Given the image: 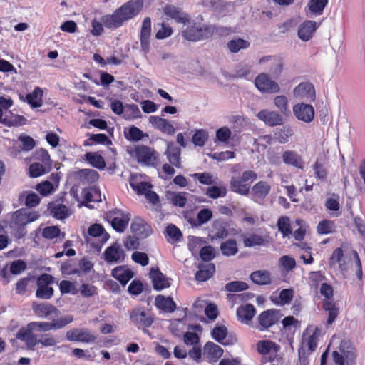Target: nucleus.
Segmentation results:
<instances>
[{
	"mask_svg": "<svg viewBox=\"0 0 365 365\" xmlns=\"http://www.w3.org/2000/svg\"><path fill=\"white\" fill-rule=\"evenodd\" d=\"M143 5V0H130L115 10L113 14L102 16L101 21L107 29L119 28L125 21L138 15Z\"/></svg>",
	"mask_w": 365,
	"mask_h": 365,
	"instance_id": "1",
	"label": "nucleus"
},
{
	"mask_svg": "<svg viewBox=\"0 0 365 365\" xmlns=\"http://www.w3.org/2000/svg\"><path fill=\"white\" fill-rule=\"evenodd\" d=\"M186 28L182 31L183 38L189 41H198L211 37L215 27L210 24H201L195 21H187Z\"/></svg>",
	"mask_w": 365,
	"mask_h": 365,
	"instance_id": "2",
	"label": "nucleus"
},
{
	"mask_svg": "<svg viewBox=\"0 0 365 365\" xmlns=\"http://www.w3.org/2000/svg\"><path fill=\"white\" fill-rule=\"evenodd\" d=\"M128 151L140 164L150 167H157L160 163L159 154L153 148L138 145L130 148Z\"/></svg>",
	"mask_w": 365,
	"mask_h": 365,
	"instance_id": "3",
	"label": "nucleus"
},
{
	"mask_svg": "<svg viewBox=\"0 0 365 365\" xmlns=\"http://www.w3.org/2000/svg\"><path fill=\"white\" fill-rule=\"evenodd\" d=\"M73 321L71 315H65L58 319H53L51 322H32L26 327L32 331L46 332L51 330H57L65 327Z\"/></svg>",
	"mask_w": 365,
	"mask_h": 365,
	"instance_id": "4",
	"label": "nucleus"
},
{
	"mask_svg": "<svg viewBox=\"0 0 365 365\" xmlns=\"http://www.w3.org/2000/svg\"><path fill=\"white\" fill-rule=\"evenodd\" d=\"M39 217V214L35 211H29L27 209L21 208L12 214L11 227L20 228V237H24L26 232L24 227L27 224L36 221Z\"/></svg>",
	"mask_w": 365,
	"mask_h": 365,
	"instance_id": "5",
	"label": "nucleus"
},
{
	"mask_svg": "<svg viewBox=\"0 0 365 365\" xmlns=\"http://www.w3.org/2000/svg\"><path fill=\"white\" fill-rule=\"evenodd\" d=\"M339 353L336 351H333L332 356L334 361L338 365H355L356 355L354 348L349 341H342L339 346Z\"/></svg>",
	"mask_w": 365,
	"mask_h": 365,
	"instance_id": "6",
	"label": "nucleus"
},
{
	"mask_svg": "<svg viewBox=\"0 0 365 365\" xmlns=\"http://www.w3.org/2000/svg\"><path fill=\"white\" fill-rule=\"evenodd\" d=\"M106 219L113 228L118 232H123L128 227L130 215L119 209H114L106 214Z\"/></svg>",
	"mask_w": 365,
	"mask_h": 365,
	"instance_id": "7",
	"label": "nucleus"
},
{
	"mask_svg": "<svg viewBox=\"0 0 365 365\" xmlns=\"http://www.w3.org/2000/svg\"><path fill=\"white\" fill-rule=\"evenodd\" d=\"M350 259L344 256V251L341 248L335 249L329 259V264L331 269L339 270L342 274L344 278L346 277V273L349 268Z\"/></svg>",
	"mask_w": 365,
	"mask_h": 365,
	"instance_id": "8",
	"label": "nucleus"
},
{
	"mask_svg": "<svg viewBox=\"0 0 365 365\" xmlns=\"http://www.w3.org/2000/svg\"><path fill=\"white\" fill-rule=\"evenodd\" d=\"M54 278L48 274H43L37 279V290L36 296L40 299H48L53 294V289L50 286L53 283Z\"/></svg>",
	"mask_w": 365,
	"mask_h": 365,
	"instance_id": "9",
	"label": "nucleus"
},
{
	"mask_svg": "<svg viewBox=\"0 0 365 365\" xmlns=\"http://www.w3.org/2000/svg\"><path fill=\"white\" fill-rule=\"evenodd\" d=\"M255 85L260 92L264 93H275L280 91L279 84L265 73H262L255 78Z\"/></svg>",
	"mask_w": 365,
	"mask_h": 365,
	"instance_id": "10",
	"label": "nucleus"
},
{
	"mask_svg": "<svg viewBox=\"0 0 365 365\" xmlns=\"http://www.w3.org/2000/svg\"><path fill=\"white\" fill-rule=\"evenodd\" d=\"M32 310L38 317L49 319H53L60 314V311L55 306L47 302H33Z\"/></svg>",
	"mask_w": 365,
	"mask_h": 365,
	"instance_id": "11",
	"label": "nucleus"
},
{
	"mask_svg": "<svg viewBox=\"0 0 365 365\" xmlns=\"http://www.w3.org/2000/svg\"><path fill=\"white\" fill-rule=\"evenodd\" d=\"M293 96L297 100L314 101L316 96L314 87L309 82L301 83L294 88Z\"/></svg>",
	"mask_w": 365,
	"mask_h": 365,
	"instance_id": "12",
	"label": "nucleus"
},
{
	"mask_svg": "<svg viewBox=\"0 0 365 365\" xmlns=\"http://www.w3.org/2000/svg\"><path fill=\"white\" fill-rule=\"evenodd\" d=\"M130 319L138 327L147 328L151 326L153 318L148 311L143 308H137L131 311Z\"/></svg>",
	"mask_w": 365,
	"mask_h": 365,
	"instance_id": "13",
	"label": "nucleus"
},
{
	"mask_svg": "<svg viewBox=\"0 0 365 365\" xmlns=\"http://www.w3.org/2000/svg\"><path fill=\"white\" fill-rule=\"evenodd\" d=\"M66 339L70 341H80L83 343L93 342L96 339L95 336L88 329L76 328L66 332Z\"/></svg>",
	"mask_w": 365,
	"mask_h": 365,
	"instance_id": "14",
	"label": "nucleus"
},
{
	"mask_svg": "<svg viewBox=\"0 0 365 365\" xmlns=\"http://www.w3.org/2000/svg\"><path fill=\"white\" fill-rule=\"evenodd\" d=\"M293 113L299 120L310 123L314 117V110L312 106L308 103H299L293 106Z\"/></svg>",
	"mask_w": 365,
	"mask_h": 365,
	"instance_id": "15",
	"label": "nucleus"
},
{
	"mask_svg": "<svg viewBox=\"0 0 365 365\" xmlns=\"http://www.w3.org/2000/svg\"><path fill=\"white\" fill-rule=\"evenodd\" d=\"M151 35V20L149 17L143 19L140 29V48L144 55L150 52V38Z\"/></svg>",
	"mask_w": 365,
	"mask_h": 365,
	"instance_id": "16",
	"label": "nucleus"
},
{
	"mask_svg": "<svg viewBox=\"0 0 365 365\" xmlns=\"http://www.w3.org/2000/svg\"><path fill=\"white\" fill-rule=\"evenodd\" d=\"M103 255L105 261L110 264L120 263L125 258L123 250L117 243L108 247L104 251Z\"/></svg>",
	"mask_w": 365,
	"mask_h": 365,
	"instance_id": "17",
	"label": "nucleus"
},
{
	"mask_svg": "<svg viewBox=\"0 0 365 365\" xmlns=\"http://www.w3.org/2000/svg\"><path fill=\"white\" fill-rule=\"evenodd\" d=\"M259 63H267V69L269 71L270 73L275 78L279 76L283 70L282 60L279 56H264L259 60Z\"/></svg>",
	"mask_w": 365,
	"mask_h": 365,
	"instance_id": "18",
	"label": "nucleus"
},
{
	"mask_svg": "<svg viewBox=\"0 0 365 365\" xmlns=\"http://www.w3.org/2000/svg\"><path fill=\"white\" fill-rule=\"evenodd\" d=\"M257 117L266 125L269 126H276L283 124L284 120L281 114L277 111L269 110L268 109L261 110Z\"/></svg>",
	"mask_w": 365,
	"mask_h": 365,
	"instance_id": "19",
	"label": "nucleus"
},
{
	"mask_svg": "<svg viewBox=\"0 0 365 365\" xmlns=\"http://www.w3.org/2000/svg\"><path fill=\"white\" fill-rule=\"evenodd\" d=\"M16 338L25 343L29 350L34 351L38 344V338L34 331L29 330L27 327L21 328L16 334Z\"/></svg>",
	"mask_w": 365,
	"mask_h": 365,
	"instance_id": "20",
	"label": "nucleus"
},
{
	"mask_svg": "<svg viewBox=\"0 0 365 365\" xmlns=\"http://www.w3.org/2000/svg\"><path fill=\"white\" fill-rule=\"evenodd\" d=\"M271 185L266 181H259L252 188V200L257 202H262L269 195Z\"/></svg>",
	"mask_w": 365,
	"mask_h": 365,
	"instance_id": "21",
	"label": "nucleus"
},
{
	"mask_svg": "<svg viewBox=\"0 0 365 365\" xmlns=\"http://www.w3.org/2000/svg\"><path fill=\"white\" fill-rule=\"evenodd\" d=\"M301 344V348L299 349V356L304 354L307 350L310 353L314 351L317 345V332L314 331L312 334H309L307 329L302 335Z\"/></svg>",
	"mask_w": 365,
	"mask_h": 365,
	"instance_id": "22",
	"label": "nucleus"
},
{
	"mask_svg": "<svg viewBox=\"0 0 365 365\" xmlns=\"http://www.w3.org/2000/svg\"><path fill=\"white\" fill-rule=\"evenodd\" d=\"M279 320V312L274 309L262 312L258 317L261 330L269 328Z\"/></svg>",
	"mask_w": 365,
	"mask_h": 365,
	"instance_id": "23",
	"label": "nucleus"
},
{
	"mask_svg": "<svg viewBox=\"0 0 365 365\" xmlns=\"http://www.w3.org/2000/svg\"><path fill=\"white\" fill-rule=\"evenodd\" d=\"M319 24L311 20H307L299 25L298 29V36L304 41H309L316 29L319 27Z\"/></svg>",
	"mask_w": 365,
	"mask_h": 365,
	"instance_id": "24",
	"label": "nucleus"
},
{
	"mask_svg": "<svg viewBox=\"0 0 365 365\" xmlns=\"http://www.w3.org/2000/svg\"><path fill=\"white\" fill-rule=\"evenodd\" d=\"M132 232L138 237L146 238L152 233L150 226L141 219H135L131 223Z\"/></svg>",
	"mask_w": 365,
	"mask_h": 365,
	"instance_id": "25",
	"label": "nucleus"
},
{
	"mask_svg": "<svg viewBox=\"0 0 365 365\" xmlns=\"http://www.w3.org/2000/svg\"><path fill=\"white\" fill-rule=\"evenodd\" d=\"M150 277L152 279L153 287L156 290H162L170 285L169 279L158 268H151Z\"/></svg>",
	"mask_w": 365,
	"mask_h": 365,
	"instance_id": "26",
	"label": "nucleus"
},
{
	"mask_svg": "<svg viewBox=\"0 0 365 365\" xmlns=\"http://www.w3.org/2000/svg\"><path fill=\"white\" fill-rule=\"evenodd\" d=\"M149 123L156 129L168 135H173L175 133V128L170 123L164 118L158 116H150Z\"/></svg>",
	"mask_w": 365,
	"mask_h": 365,
	"instance_id": "27",
	"label": "nucleus"
},
{
	"mask_svg": "<svg viewBox=\"0 0 365 365\" xmlns=\"http://www.w3.org/2000/svg\"><path fill=\"white\" fill-rule=\"evenodd\" d=\"M282 158L286 165H292L301 170L304 169V162L297 152L286 150L282 153Z\"/></svg>",
	"mask_w": 365,
	"mask_h": 365,
	"instance_id": "28",
	"label": "nucleus"
},
{
	"mask_svg": "<svg viewBox=\"0 0 365 365\" xmlns=\"http://www.w3.org/2000/svg\"><path fill=\"white\" fill-rule=\"evenodd\" d=\"M256 312L255 307L251 304L240 306L237 309V316L240 322L248 324Z\"/></svg>",
	"mask_w": 365,
	"mask_h": 365,
	"instance_id": "29",
	"label": "nucleus"
},
{
	"mask_svg": "<svg viewBox=\"0 0 365 365\" xmlns=\"http://www.w3.org/2000/svg\"><path fill=\"white\" fill-rule=\"evenodd\" d=\"M163 11L166 16L175 19L178 23L186 24L188 21V15L175 6L166 5L163 8Z\"/></svg>",
	"mask_w": 365,
	"mask_h": 365,
	"instance_id": "30",
	"label": "nucleus"
},
{
	"mask_svg": "<svg viewBox=\"0 0 365 365\" xmlns=\"http://www.w3.org/2000/svg\"><path fill=\"white\" fill-rule=\"evenodd\" d=\"M257 349L262 355L275 356L279 349V346L270 340H262L257 342Z\"/></svg>",
	"mask_w": 365,
	"mask_h": 365,
	"instance_id": "31",
	"label": "nucleus"
},
{
	"mask_svg": "<svg viewBox=\"0 0 365 365\" xmlns=\"http://www.w3.org/2000/svg\"><path fill=\"white\" fill-rule=\"evenodd\" d=\"M293 297L294 290L292 289H284L278 295L273 294L270 297V300L276 305L284 306L289 304Z\"/></svg>",
	"mask_w": 365,
	"mask_h": 365,
	"instance_id": "32",
	"label": "nucleus"
},
{
	"mask_svg": "<svg viewBox=\"0 0 365 365\" xmlns=\"http://www.w3.org/2000/svg\"><path fill=\"white\" fill-rule=\"evenodd\" d=\"M204 354L210 361H217L222 355L223 350L213 342H207L204 346Z\"/></svg>",
	"mask_w": 365,
	"mask_h": 365,
	"instance_id": "33",
	"label": "nucleus"
},
{
	"mask_svg": "<svg viewBox=\"0 0 365 365\" xmlns=\"http://www.w3.org/2000/svg\"><path fill=\"white\" fill-rule=\"evenodd\" d=\"M165 154L170 164L178 168L181 167V150L179 148L169 143Z\"/></svg>",
	"mask_w": 365,
	"mask_h": 365,
	"instance_id": "34",
	"label": "nucleus"
},
{
	"mask_svg": "<svg viewBox=\"0 0 365 365\" xmlns=\"http://www.w3.org/2000/svg\"><path fill=\"white\" fill-rule=\"evenodd\" d=\"M88 235L86 236L87 242H90L91 237H101L103 242H106L109 238V235L105 231L103 227L100 224L91 225L88 229Z\"/></svg>",
	"mask_w": 365,
	"mask_h": 365,
	"instance_id": "35",
	"label": "nucleus"
},
{
	"mask_svg": "<svg viewBox=\"0 0 365 365\" xmlns=\"http://www.w3.org/2000/svg\"><path fill=\"white\" fill-rule=\"evenodd\" d=\"M113 277L120 284L125 285L133 277V273L125 267H118L112 271Z\"/></svg>",
	"mask_w": 365,
	"mask_h": 365,
	"instance_id": "36",
	"label": "nucleus"
},
{
	"mask_svg": "<svg viewBox=\"0 0 365 365\" xmlns=\"http://www.w3.org/2000/svg\"><path fill=\"white\" fill-rule=\"evenodd\" d=\"M43 90L36 86L34 91L26 96V101L31 108H38L43 105Z\"/></svg>",
	"mask_w": 365,
	"mask_h": 365,
	"instance_id": "37",
	"label": "nucleus"
},
{
	"mask_svg": "<svg viewBox=\"0 0 365 365\" xmlns=\"http://www.w3.org/2000/svg\"><path fill=\"white\" fill-rule=\"evenodd\" d=\"M212 337L217 342L223 345H229L232 344V341L227 339V329L225 326L217 325L212 331Z\"/></svg>",
	"mask_w": 365,
	"mask_h": 365,
	"instance_id": "38",
	"label": "nucleus"
},
{
	"mask_svg": "<svg viewBox=\"0 0 365 365\" xmlns=\"http://www.w3.org/2000/svg\"><path fill=\"white\" fill-rule=\"evenodd\" d=\"M77 176L83 184L95 182L99 178L98 172L93 169H82L77 173Z\"/></svg>",
	"mask_w": 365,
	"mask_h": 365,
	"instance_id": "39",
	"label": "nucleus"
},
{
	"mask_svg": "<svg viewBox=\"0 0 365 365\" xmlns=\"http://www.w3.org/2000/svg\"><path fill=\"white\" fill-rule=\"evenodd\" d=\"M251 280L259 285H267L271 283V275L268 271H255L250 274Z\"/></svg>",
	"mask_w": 365,
	"mask_h": 365,
	"instance_id": "40",
	"label": "nucleus"
},
{
	"mask_svg": "<svg viewBox=\"0 0 365 365\" xmlns=\"http://www.w3.org/2000/svg\"><path fill=\"white\" fill-rule=\"evenodd\" d=\"M215 272V267L214 264H207L200 266L199 270L195 274V279L198 282H205L209 279Z\"/></svg>",
	"mask_w": 365,
	"mask_h": 365,
	"instance_id": "41",
	"label": "nucleus"
},
{
	"mask_svg": "<svg viewBox=\"0 0 365 365\" xmlns=\"http://www.w3.org/2000/svg\"><path fill=\"white\" fill-rule=\"evenodd\" d=\"M230 186L233 192L240 195H246L250 192V183H246L241 178H233Z\"/></svg>",
	"mask_w": 365,
	"mask_h": 365,
	"instance_id": "42",
	"label": "nucleus"
},
{
	"mask_svg": "<svg viewBox=\"0 0 365 365\" xmlns=\"http://www.w3.org/2000/svg\"><path fill=\"white\" fill-rule=\"evenodd\" d=\"M155 305L158 309L168 312H173L176 307L175 303L170 297H165L162 295L156 297Z\"/></svg>",
	"mask_w": 365,
	"mask_h": 365,
	"instance_id": "43",
	"label": "nucleus"
},
{
	"mask_svg": "<svg viewBox=\"0 0 365 365\" xmlns=\"http://www.w3.org/2000/svg\"><path fill=\"white\" fill-rule=\"evenodd\" d=\"M85 158L93 167L98 169L103 170L106 167L104 158L98 153H86Z\"/></svg>",
	"mask_w": 365,
	"mask_h": 365,
	"instance_id": "44",
	"label": "nucleus"
},
{
	"mask_svg": "<svg viewBox=\"0 0 365 365\" xmlns=\"http://www.w3.org/2000/svg\"><path fill=\"white\" fill-rule=\"evenodd\" d=\"M327 4L328 0H309L307 7L312 15L319 16L322 14Z\"/></svg>",
	"mask_w": 365,
	"mask_h": 365,
	"instance_id": "45",
	"label": "nucleus"
},
{
	"mask_svg": "<svg viewBox=\"0 0 365 365\" xmlns=\"http://www.w3.org/2000/svg\"><path fill=\"white\" fill-rule=\"evenodd\" d=\"M165 235L168 237V242L170 243L179 242L182 237L180 230L173 224H170L167 226Z\"/></svg>",
	"mask_w": 365,
	"mask_h": 365,
	"instance_id": "46",
	"label": "nucleus"
},
{
	"mask_svg": "<svg viewBox=\"0 0 365 365\" xmlns=\"http://www.w3.org/2000/svg\"><path fill=\"white\" fill-rule=\"evenodd\" d=\"M205 194L212 199L223 197L227 194V189L223 185H212V186H210L206 189Z\"/></svg>",
	"mask_w": 365,
	"mask_h": 365,
	"instance_id": "47",
	"label": "nucleus"
},
{
	"mask_svg": "<svg viewBox=\"0 0 365 365\" xmlns=\"http://www.w3.org/2000/svg\"><path fill=\"white\" fill-rule=\"evenodd\" d=\"M51 213L57 219L63 220L69 215L68 208L62 204H54L50 206Z\"/></svg>",
	"mask_w": 365,
	"mask_h": 365,
	"instance_id": "48",
	"label": "nucleus"
},
{
	"mask_svg": "<svg viewBox=\"0 0 365 365\" xmlns=\"http://www.w3.org/2000/svg\"><path fill=\"white\" fill-rule=\"evenodd\" d=\"M274 104L282 114L285 115L289 114V103L287 96L284 95L275 96L274 98Z\"/></svg>",
	"mask_w": 365,
	"mask_h": 365,
	"instance_id": "49",
	"label": "nucleus"
},
{
	"mask_svg": "<svg viewBox=\"0 0 365 365\" xmlns=\"http://www.w3.org/2000/svg\"><path fill=\"white\" fill-rule=\"evenodd\" d=\"M279 231L282 234L283 237H288L292 234L290 220L288 217H280L277 220Z\"/></svg>",
	"mask_w": 365,
	"mask_h": 365,
	"instance_id": "50",
	"label": "nucleus"
},
{
	"mask_svg": "<svg viewBox=\"0 0 365 365\" xmlns=\"http://www.w3.org/2000/svg\"><path fill=\"white\" fill-rule=\"evenodd\" d=\"M220 249L224 255L232 256L237 252V242L235 240H228L222 242L220 245Z\"/></svg>",
	"mask_w": 365,
	"mask_h": 365,
	"instance_id": "51",
	"label": "nucleus"
},
{
	"mask_svg": "<svg viewBox=\"0 0 365 365\" xmlns=\"http://www.w3.org/2000/svg\"><path fill=\"white\" fill-rule=\"evenodd\" d=\"M250 46V43L242 38L233 39L227 43V48L232 53H237L241 49L247 48Z\"/></svg>",
	"mask_w": 365,
	"mask_h": 365,
	"instance_id": "52",
	"label": "nucleus"
},
{
	"mask_svg": "<svg viewBox=\"0 0 365 365\" xmlns=\"http://www.w3.org/2000/svg\"><path fill=\"white\" fill-rule=\"evenodd\" d=\"M123 113V117L126 120H133L141 117V112L135 104L126 105Z\"/></svg>",
	"mask_w": 365,
	"mask_h": 365,
	"instance_id": "53",
	"label": "nucleus"
},
{
	"mask_svg": "<svg viewBox=\"0 0 365 365\" xmlns=\"http://www.w3.org/2000/svg\"><path fill=\"white\" fill-rule=\"evenodd\" d=\"M323 307L324 310L327 311L329 313V317L327 321V324H331L336 319L338 316L339 310L332 302L327 300L324 304Z\"/></svg>",
	"mask_w": 365,
	"mask_h": 365,
	"instance_id": "54",
	"label": "nucleus"
},
{
	"mask_svg": "<svg viewBox=\"0 0 365 365\" xmlns=\"http://www.w3.org/2000/svg\"><path fill=\"white\" fill-rule=\"evenodd\" d=\"M125 137L130 141H139L144 137L143 132L135 126H131L128 131L124 132Z\"/></svg>",
	"mask_w": 365,
	"mask_h": 365,
	"instance_id": "55",
	"label": "nucleus"
},
{
	"mask_svg": "<svg viewBox=\"0 0 365 365\" xmlns=\"http://www.w3.org/2000/svg\"><path fill=\"white\" fill-rule=\"evenodd\" d=\"M208 138V133L203 130H197L192 136V143L195 146L202 147Z\"/></svg>",
	"mask_w": 365,
	"mask_h": 365,
	"instance_id": "56",
	"label": "nucleus"
},
{
	"mask_svg": "<svg viewBox=\"0 0 365 365\" xmlns=\"http://www.w3.org/2000/svg\"><path fill=\"white\" fill-rule=\"evenodd\" d=\"M58 343L57 338L51 334H43L38 337V344L43 347L55 346Z\"/></svg>",
	"mask_w": 365,
	"mask_h": 365,
	"instance_id": "57",
	"label": "nucleus"
},
{
	"mask_svg": "<svg viewBox=\"0 0 365 365\" xmlns=\"http://www.w3.org/2000/svg\"><path fill=\"white\" fill-rule=\"evenodd\" d=\"M170 200L174 205L183 207L187 201V193L184 192H173L170 195Z\"/></svg>",
	"mask_w": 365,
	"mask_h": 365,
	"instance_id": "58",
	"label": "nucleus"
},
{
	"mask_svg": "<svg viewBox=\"0 0 365 365\" xmlns=\"http://www.w3.org/2000/svg\"><path fill=\"white\" fill-rule=\"evenodd\" d=\"M130 185L138 195H145L146 192L152 188V185L148 182H138L132 180Z\"/></svg>",
	"mask_w": 365,
	"mask_h": 365,
	"instance_id": "59",
	"label": "nucleus"
},
{
	"mask_svg": "<svg viewBox=\"0 0 365 365\" xmlns=\"http://www.w3.org/2000/svg\"><path fill=\"white\" fill-rule=\"evenodd\" d=\"M25 198V204L27 207H33L37 206L40 202V198L38 195L34 192L30 193H22L19 196V199L22 200Z\"/></svg>",
	"mask_w": 365,
	"mask_h": 365,
	"instance_id": "60",
	"label": "nucleus"
},
{
	"mask_svg": "<svg viewBox=\"0 0 365 365\" xmlns=\"http://www.w3.org/2000/svg\"><path fill=\"white\" fill-rule=\"evenodd\" d=\"M243 242L246 247H255L263 245L264 240L259 235L252 234L245 237Z\"/></svg>",
	"mask_w": 365,
	"mask_h": 365,
	"instance_id": "61",
	"label": "nucleus"
},
{
	"mask_svg": "<svg viewBox=\"0 0 365 365\" xmlns=\"http://www.w3.org/2000/svg\"><path fill=\"white\" fill-rule=\"evenodd\" d=\"M78 265L79 268L73 269L71 273L81 275L82 274L88 273L93 269V263L86 258L81 259Z\"/></svg>",
	"mask_w": 365,
	"mask_h": 365,
	"instance_id": "62",
	"label": "nucleus"
},
{
	"mask_svg": "<svg viewBox=\"0 0 365 365\" xmlns=\"http://www.w3.org/2000/svg\"><path fill=\"white\" fill-rule=\"evenodd\" d=\"M192 177L203 185H212L215 183L213 175L210 173H196L192 175Z\"/></svg>",
	"mask_w": 365,
	"mask_h": 365,
	"instance_id": "63",
	"label": "nucleus"
},
{
	"mask_svg": "<svg viewBox=\"0 0 365 365\" xmlns=\"http://www.w3.org/2000/svg\"><path fill=\"white\" fill-rule=\"evenodd\" d=\"M18 139L21 143V149L24 151H30L35 147V140L29 135L21 134Z\"/></svg>",
	"mask_w": 365,
	"mask_h": 365,
	"instance_id": "64",
	"label": "nucleus"
}]
</instances>
